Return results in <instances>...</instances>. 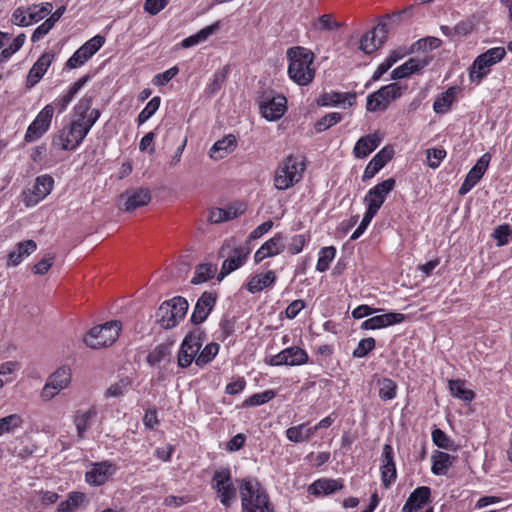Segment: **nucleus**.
<instances>
[{
	"instance_id": "f257e3e1",
	"label": "nucleus",
	"mask_w": 512,
	"mask_h": 512,
	"mask_svg": "<svg viewBox=\"0 0 512 512\" xmlns=\"http://www.w3.org/2000/svg\"><path fill=\"white\" fill-rule=\"evenodd\" d=\"M242 512H274L266 490L254 477H246L239 484Z\"/></svg>"
},
{
	"instance_id": "f03ea898",
	"label": "nucleus",
	"mask_w": 512,
	"mask_h": 512,
	"mask_svg": "<svg viewBox=\"0 0 512 512\" xmlns=\"http://www.w3.org/2000/svg\"><path fill=\"white\" fill-rule=\"evenodd\" d=\"M287 58L289 61L287 72L291 80L300 86H306L313 81L314 54L310 50L301 46L291 47L287 50Z\"/></svg>"
},
{
	"instance_id": "7ed1b4c3",
	"label": "nucleus",
	"mask_w": 512,
	"mask_h": 512,
	"mask_svg": "<svg viewBox=\"0 0 512 512\" xmlns=\"http://www.w3.org/2000/svg\"><path fill=\"white\" fill-rule=\"evenodd\" d=\"M305 170V164L294 155L287 156L279 165L274 177V186L278 190H286L298 183Z\"/></svg>"
},
{
	"instance_id": "20e7f679",
	"label": "nucleus",
	"mask_w": 512,
	"mask_h": 512,
	"mask_svg": "<svg viewBox=\"0 0 512 512\" xmlns=\"http://www.w3.org/2000/svg\"><path fill=\"white\" fill-rule=\"evenodd\" d=\"M188 301L180 296L163 302L156 313L157 321L164 329H171L184 319L188 311Z\"/></svg>"
},
{
	"instance_id": "39448f33",
	"label": "nucleus",
	"mask_w": 512,
	"mask_h": 512,
	"mask_svg": "<svg viewBox=\"0 0 512 512\" xmlns=\"http://www.w3.org/2000/svg\"><path fill=\"white\" fill-rule=\"evenodd\" d=\"M87 136V129L73 119L52 137V146L64 151L75 150Z\"/></svg>"
},
{
	"instance_id": "423d86ee",
	"label": "nucleus",
	"mask_w": 512,
	"mask_h": 512,
	"mask_svg": "<svg viewBox=\"0 0 512 512\" xmlns=\"http://www.w3.org/2000/svg\"><path fill=\"white\" fill-rule=\"evenodd\" d=\"M249 254L250 248L248 246H235L233 239L225 241L219 250V256H228V258L222 264L219 280L241 267Z\"/></svg>"
},
{
	"instance_id": "0eeeda50",
	"label": "nucleus",
	"mask_w": 512,
	"mask_h": 512,
	"mask_svg": "<svg viewBox=\"0 0 512 512\" xmlns=\"http://www.w3.org/2000/svg\"><path fill=\"white\" fill-rule=\"evenodd\" d=\"M121 323L110 321L101 326L93 327L84 337V343L92 348L99 349L113 344L119 336Z\"/></svg>"
},
{
	"instance_id": "6e6552de",
	"label": "nucleus",
	"mask_w": 512,
	"mask_h": 512,
	"mask_svg": "<svg viewBox=\"0 0 512 512\" xmlns=\"http://www.w3.org/2000/svg\"><path fill=\"white\" fill-rule=\"evenodd\" d=\"M505 54L503 47H494L480 54L469 68L470 81L478 85L490 72V67L500 62Z\"/></svg>"
},
{
	"instance_id": "1a4fd4ad",
	"label": "nucleus",
	"mask_w": 512,
	"mask_h": 512,
	"mask_svg": "<svg viewBox=\"0 0 512 512\" xmlns=\"http://www.w3.org/2000/svg\"><path fill=\"white\" fill-rule=\"evenodd\" d=\"M402 94V87L397 83L381 87L378 91L367 96V110L370 112L384 111L389 104L399 98Z\"/></svg>"
},
{
	"instance_id": "9d476101",
	"label": "nucleus",
	"mask_w": 512,
	"mask_h": 512,
	"mask_svg": "<svg viewBox=\"0 0 512 512\" xmlns=\"http://www.w3.org/2000/svg\"><path fill=\"white\" fill-rule=\"evenodd\" d=\"M204 333L200 329L190 332L180 346L178 353V365L186 368L196 360L202 347Z\"/></svg>"
},
{
	"instance_id": "9b49d317",
	"label": "nucleus",
	"mask_w": 512,
	"mask_h": 512,
	"mask_svg": "<svg viewBox=\"0 0 512 512\" xmlns=\"http://www.w3.org/2000/svg\"><path fill=\"white\" fill-rule=\"evenodd\" d=\"M212 488L216 491L222 505L229 507L236 498V488L233 485L231 472L229 469L218 470L214 473Z\"/></svg>"
},
{
	"instance_id": "f8f14e48",
	"label": "nucleus",
	"mask_w": 512,
	"mask_h": 512,
	"mask_svg": "<svg viewBox=\"0 0 512 512\" xmlns=\"http://www.w3.org/2000/svg\"><path fill=\"white\" fill-rule=\"evenodd\" d=\"M71 369L68 366L59 367L52 373L41 390V398L49 401L71 383Z\"/></svg>"
},
{
	"instance_id": "ddd939ff",
	"label": "nucleus",
	"mask_w": 512,
	"mask_h": 512,
	"mask_svg": "<svg viewBox=\"0 0 512 512\" xmlns=\"http://www.w3.org/2000/svg\"><path fill=\"white\" fill-rule=\"evenodd\" d=\"M54 114V107L52 104L46 105L35 117L32 123L28 126L24 140L27 143L34 142L41 138L49 129L51 120Z\"/></svg>"
},
{
	"instance_id": "4468645a",
	"label": "nucleus",
	"mask_w": 512,
	"mask_h": 512,
	"mask_svg": "<svg viewBox=\"0 0 512 512\" xmlns=\"http://www.w3.org/2000/svg\"><path fill=\"white\" fill-rule=\"evenodd\" d=\"M54 180L49 175L39 176L35 180L33 189L22 192L23 202L26 207H34L42 201L53 189Z\"/></svg>"
},
{
	"instance_id": "2eb2a0df",
	"label": "nucleus",
	"mask_w": 512,
	"mask_h": 512,
	"mask_svg": "<svg viewBox=\"0 0 512 512\" xmlns=\"http://www.w3.org/2000/svg\"><path fill=\"white\" fill-rule=\"evenodd\" d=\"M309 356L307 352L298 347L292 346L285 348L276 355L271 356L266 360V363L270 366H300L307 363Z\"/></svg>"
},
{
	"instance_id": "dca6fc26",
	"label": "nucleus",
	"mask_w": 512,
	"mask_h": 512,
	"mask_svg": "<svg viewBox=\"0 0 512 512\" xmlns=\"http://www.w3.org/2000/svg\"><path fill=\"white\" fill-rule=\"evenodd\" d=\"M104 43L105 38L103 36H94L74 52L68 59L66 66L70 69L82 66L104 45Z\"/></svg>"
},
{
	"instance_id": "f3484780",
	"label": "nucleus",
	"mask_w": 512,
	"mask_h": 512,
	"mask_svg": "<svg viewBox=\"0 0 512 512\" xmlns=\"http://www.w3.org/2000/svg\"><path fill=\"white\" fill-rule=\"evenodd\" d=\"M395 183V179L389 178L371 188L364 197L367 209L377 213L388 194L394 189Z\"/></svg>"
},
{
	"instance_id": "a211bd4d",
	"label": "nucleus",
	"mask_w": 512,
	"mask_h": 512,
	"mask_svg": "<svg viewBox=\"0 0 512 512\" xmlns=\"http://www.w3.org/2000/svg\"><path fill=\"white\" fill-rule=\"evenodd\" d=\"M287 100L282 95L264 94L260 101L262 116L268 121L278 120L286 111Z\"/></svg>"
},
{
	"instance_id": "6ab92c4d",
	"label": "nucleus",
	"mask_w": 512,
	"mask_h": 512,
	"mask_svg": "<svg viewBox=\"0 0 512 512\" xmlns=\"http://www.w3.org/2000/svg\"><path fill=\"white\" fill-rule=\"evenodd\" d=\"M388 35V25L386 22H380L371 31L365 33L360 40V50L366 54H371L382 46Z\"/></svg>"
},
{
	"instance_id": "aec40b11",
	"label": "nucleus",
	"mask_w": 512,
	"mask_h": 512,
	"mask_svg": "<svg viewBox=\"0 0 512 512\" xmlns=\"http://www.w3.org/2000/svg\"><path fill=\"white\" fill-rule=\"evenodd\" d=\"M491 161V155L489 153L483 154L476 164L470 169L462 185L459 188V194H467L483 177Z\"/></svg>"
},
{
	"instance_id": "412c9836",
	"label": "nucleus",
	"mask_w": 512,
	"mask_h": 512,
	"mask_svg": "<svg viewBox=\"0 0 512 512\" xmlns=\"http://www.w3.org/2000/svg\"><path fill=\"white\" fill-rule=\"evenodd\" d=\"M432 60V56L425 54L423 56H417L410 58L402 65L396 67L391 72V78L393 80H399L406 78L413 73L419 72L426 67Z\"/></svg>"
},
{
	"instance_id": "4be33fe9",
	"label": "nucleus",
	"mask_w": 512,
	"mask_h": 512,
	"mask_svg": "<svg viewBox=\"0 0 512 512\" xmlns=\"http://www.w3.org/2000/svg\"><path fill=\"white\" fill-rule=\"evenodd\" d=\"M216 303V296L210 292H204L194 306L191 322L195 325L203 323Z\"/></svg>"
},
{
	"instance_id": "5701e85b",
	"label": "nucleus",
	"mask_w": 512,
	"mask_h": 512,
	"mask_svg": "<svg viewBox=\"0 0 512 512\" xmlns=\"http://www.w3.org/2000/svg\"><path fill=\"white\" fill-rule=\"evenodd\" d=\"M405 316L401 313L389 312L382 315L373 316L362 322L361 328L365 330H374L388 327L404 321Z\"/></svg>"
},
{
	"instance_id": "b1692460",
	"label": "nucleus",
	"mask_w": 512,
	"mask_h": 512,
	"mask_svg": "<svg viewBox=\"0 0 512 512\" xmlns=\"http://www.w3.org/2000/svg\"><path fill=\"white\" fill-rule=\"evenodd\" d=\"M381 478L385 487H388L396 479V467L393 460V448L385 444L382 452Z\"/></svg>"
},
{
	"instance_id": "393cba45",
	"label": "nucleus",
	"mask_w": 512,
	"mask_h": 512,
	"mask_svg": "<svg viewBox=\"0 0 512 512\" xmlns=\"http://www.w3.org/2000/svg\"><path fill=\"white\" fill-rule=\"evenodd\" d=\"M355 102V93L327 92L318 99V104L321 106H341L343 108L351 107Z\"/></svg>"
},
{
	"instance_id": "a878e982",
	"label": "nucleus",
	"mask_w": 512,
	"mask_h": 512,
	"mask_svg": "<svg viewBox=\"0 0 512 512\" xmlns=\"http://www.w3.org/2000/svg\"><path fill=\"white\" fill-rule=\"evenodd\" d=\"M54 58V54L47 52L39 57L34 63L32 68L29 70L27 75V86H35L44 76L48 67L51 65Z\"/></svg>"
},
{
	"instance_id": "bb28decb",
	"label": "nucleus",
	"mask_w": 512,
	"mask_h": 512,
	"mask_svg": "<svg viewBox=\"0 0 512 512\" xmlns=\"http://www.w3.org/2000/svg\"><path fill=\"white\" fill-rule=\"evenodd\" d=\"M114 472V466L108 462L96 463L85 475L86 481L95 486L103 485Z\"/></svg>"
},
{
	"instance_id": "cd10ccee",
	"label": "nucleus",
	"mask_w": 512,
	"mask_h": 512,
	"mask_svg": "<svg viewBox=\"0 0 512 512\" xmlns=\"http://www.w3.org/2000/svg\"><path fill=\"white\" fill-rule=\"evenodd\" d=\"M151 201V192L148 188H138L126 192L124 210L132 212L135 209L147 205Z\"/></svg>"
},
{
	"instance_id": "c85d7f7f",
	"label": "nucleus",
	"mask_w": 512,
	"mask_h": 512,
	"mask_svg": "<svg viewBox=\"0 0 512 512\" xmlns=\"http://www.w3.org/2000/svg\"><path fill=\"white\" fill-rule=\"evenodd\" d=\"M430 488L427 486H421L416 488L408 497L404 504L403 512H416L423 507L424 504L429 502L430 499Z\"/></svg>"
},
{
	"instance_id": "c756f323",
	"label": "nucleus",
	"mask_w": 512,
	"mask_h": 512,
	"mask_svg": "<svg viewBox=\"0 0 512 512\" xmlns=\"http://www.w3.org/2000/svg\"><path fill=\"white\" fill-rule=\"evenodd\" d=\"M381 136L378 133H372L361 137L355 144L353 153L356 158H365L372 153L381 143Z\"/></svg>"
},
{
	"instance_id": "7c9ffc66",
	"label": "nucleus",
	"mask_w": 512,
	"mask_h": 512,
	"mask_svg": "<svg viewBox=\"0 0 512 512\" xmlns=\"http://www.w3.org/2000/svg\"><path fill=\"white\" fill-rule=\"evenodd\" d=\"M236 147V138L229 134L216 141L210 148L209 156L214 160H220L230 154Z\"/></svg>"
},
{
	"instance_id": "2f4dec72",
	"label": "nucleus",
	"mask_w": 512,
	"mask_h": 512,
	"mask_svg": "<svg viewBox=\"0 0 512 512\" xmlns=\"http://www.w3.org/2000/svg\"><path fill=\"white\" fill-rule=\"evenodd\" d=\"M97 415V411L94 407L89 408L87 411H77L74 415V425L77 430V437L82 439L86 433V431L90 427V422Z\"/></svg>"
},
{
	"instance_id": "473e14b6",
	"label": "nucleus",
	"mask_w": 512,
	"mask_h": 512,
	"mask_svg": "<svg viewBox=\"0 0 512 512\" xmlns=\"http://www.w3.org/2000/svg\"><path fill=\"white\" fill-rule=\"evenodd\" d=\"M343 485L335 479H319L309 487V492L314 495H329L342 489Z\"/></svg>"
},
{
	"instance_id": "72a5a7b5",
	"label": "nucleus",
	"mask_w": 512,
	"mask_h": 512,
	"mask_svg": "<svg viewBox=\"0 0 512 512\" xmlns=\"http://www.w3.org/2000/svg\"><path fill=\"white\" fill-rule=\"evenodd\" d=\"M276 280L275 273L268 271L264 274H257L253 276L247 284V290L251 293L262 291L266 287H270Z\"/></svg>"
},
{
	"instance_id": "f704fd0d",
	"label": "nucleus",
	"mask_w": 512,
	"mask_h": 512,
	"mask_svg": "<svg viewBox=\"0 0 512 512\" xmlns=\"http://www.w3.org/2000/svg\"><path fill=\"white\" fill-rule=\"evenodd\" d=\"M219 29V22H215L212 25H209L203 29H201L199 32H197L194 35H191L181 42L182 48H190L193 47L201 42H204L207 40V38L212 35L215 31Z\"/></svg>"
},
{
	"instance_id": "c9c22d12",
	"label": "nucleus",
	"mask_w": 512,
	"mask_h": 512,
	"mask_svg": "<svg viewBox=\"0 0 512 512\" xmlns=\"http://www.w3.org/2000/svg\"><path fill=\"white\" fill-rule=\"evenodd\" d=\"M432 473L435 475H444L452 464L454 457L441 451H435L432 454Z\"/></svg>"
},
{
	"instance_id": "e433bc0d",
	"label": "nucleus",
	"mask_w": 512,
	"mask_h": 512,
	"mask_svg": "<svg viewBox=\"0 0 512 512\" xmlns=\"http://www.w3.org/2000/svg\"><path fill=\"white\" fill-rule=\"evenodd\" d=\"M456 91V87H451L445 92L441 93L439 96H437L433 103L434 111L438 114H444L448 112L454 101Z\"/></svg>"
},
{
	"instance_id": "4c0bfd02",
	"label": "nucleus",
	"mask_w": 512,
	"mask_h": 512,
	"mask_svg": "<svg viewBox=\"0 0 512 512\" xmlns=\"http://www.w3.org/2000/svg\"><path fill=\"white\" fill-rule=\"evenodd\" d=\"M315 432L316 428L301 424L288 428L286 430V436L290 441L298 443L309 440Z\"/></svg>"
},
{
	"instance_id": "58836bf2",
	"label": "nucleus",
	"mask_w": 512,
	"mask_h": 512,
	"mask_svg": "<svg viewBox=\"0 0 512 512\" xmlns=\"http://www.w3.org/2000/svg\"><path fill=\"white\" fill-rule=\"evenodd\" d=\"M448 384L452 396L464 402H471L474 399V392L465 387V382L463 380H449Z\"/></svg>"
},
{
	"instance_id": "ea45409f",
	"label": "nucleus",
	"mask_w": 512,
	"mask_h": 512,
	"mask_svg": "<svg viewBox=\"0 0 512 512\" xmlns=\"http://www.w3.org/2000/svg\"><path fill=\"white\" fill-rule=\"evenodd\" d=\"M85 495L81 492H71L65 501H62L56 512H75L84 502Z\"/></svg>"
},
{
	"instance_id": "a19ab883",
	"label": "nucleus",
	"mask_w": 512,
	"mask_h": 512,
	"mask_svg": "<svg viewBox=\"0 0 512 512\" xmlns=\"http://www.w3.org/2000/svg\"><path fill=\"white\" fill-rule=\"evenodd\" d=\"M170 354L171 352L169 345L161 344L149 352L146 360L150 365L155 366L164 361L169 362Z\"/></svg>"
},
{
	"instance_id": "79ce46f5",
	"label": "nucleus",
	"mask_w": 512,
	"mask_h": 512,
	"mask_svg": "<svg viewBox=\"0 0 512 512\" xmlns=\"http://www.w3.org/2000/svg\"><path fill=\"white\" fill-rule=\"evenodd\" d=\"M262 250L269 257L278 255L284 249V238L281 233L275 234L272 238L266 241L262 246Z\"/></svg>"
},
{
	"instance_id": "37998d69",
	"label": "nucleus",
	"mask_w": 512,
	"mask_h": 512,
	"mask_svg": "<svg viewBox=\"0 0 512 512\" xmlns=\"http://www.w3.org/2000/svg\"><path fill=\"white\" fill-rule=\"evenodd\" d=\"M216 272V267L211 264H199L195 268L194 276L191 280L193 284L204 283L211 279Z\"/></svg>"
},
{
	"instance_id": "c03bdc74",
	"label": "nucleus",
	"mask_w": 512,
	"mask_h": 512,
	"mask_svg": "<svg viewBox=\"0 0 512 512\" xmlns=\"http://www.w3.org/2000/svg\"><path fill=\"white\" fill-rule=\"evenodd\" d=\"M132 381L129 377H123L119 379L116 383L111 384L105 392V396L109 397H121L123 396L130 388Z\"/></svg>"
},
{
	"instance_id": "a18cd8bd",
	"label": "nucleus",
	"mask_w": 512,
	"mask_h": 512,
	"mask_svg": "<svg viewBox=\"0 0 512 512\" xmlns=\"http://www.w3.org/2000/svg\"><path fill=\"white\" fill-rule=\"evenodd\" d=\"M336 249L333 246H327L321 248L319 252V258L316 264V270L319 272H325L332 260L335 258Z\"/></svg>"
},
{
	"instance_id": "49530a36",
	"label": "nucleus",
	"mask_w": 512,
	"mask_h": 512,
	"mask_svg": "<svg viewBox=\"0 0 512 512\" xmlns=\"http://www.w3.org/2000/svg\"><path fill=\"white\" fill-rule=\"evenodd\" d=\"M219 351V345L217 343H209L207 344L204 349L198 354L195 363L197 366H204L210 361H212L215 356L218 354Z\"/></svg>"
},
{
	"instance_id": "de8ad7c7",
	"label": "nucleus",
	"mask_w": 512,
	"mask_h": 512,
	"mask_svg": "<svg viewBox=\"0 0 512 512\" xmlns=\"http://www.w3.org/2000/svg\"><path fill=\"white\" fill-rule=\"evenodd\" d=\"M23 420L18 414H11L0 419V436L21 427Z\"/></svg>"
},
{
	"instance_id": "09e8293b",
	"label": "nucleus",
	"mask_w": 512,
	"mask_h": 512,
	"mask_svg": "<svg viewBox=\"0 0 512 512\" xmlns=\"http://www.w3.org/2000/svg\"><path fill=\"white\" fill-rule=\"evenodd\" d=\"M275 395L276 393L273 390H266L262 393L253 394L242 403V407L260 406L272 400Z\"/></svg>"
},
{
	"instance_id": "8fccbe9b",
	"label": "nucleus",
	"mask_w": 512,
	"mask_h": 512,
	"mask_svg": "<svg viewBox=\"0 0 512 512\" xmlns=\"http://www.w3.org/2000/svg\"><path fill=\"white\" fill-rule=\"evenodd\" d=\"M161 99L158 96L153 97L139 113L137 122L139 125L150 119L160 107Z\"/></svg>"
},
{
	"instance_id": "3c124183",
	"label": "nucleus",
	"mask_w": 512,
	"mask_h": 512,
	"mask_svg": "<svg viewBox=\"0 0 512 512\" xmlns=\"http://www.w3.org/2000/svg\"><path fill=\"white\" fill-rule=\"evenodd\" d=\"M92 101L93 96L87 94L80 99V101L74 107V111L76 114L75 120L82 123V121L86 118L87 114L92 110Z\"/></svg>"
},
{
	"instance_id": "603ef678",
	"label": "nucleus",
	"mask_w": 512,
	"mask_h": 512,
	"mask_svg": "<svg viewBox=\"0 0 512 512\" xmlns=\"http://www.w3.org/2000/svg\"><path fill=\"white\" fill-rule=\"evenodd\" d=\"M342 119V115L337 112H332L324 115L315 123V130L317 132H323L333 125L340 122Z\"/></svg>"
},
{
	"instance_id": "864d4df0",
	"label": "nucleus",
	"mask_w": 512,
	"mask_h": 512,
	"mask_svg": "<svg viewBox=\"0 0 512 512\" xmlns=\"http://www.w3.org/2000/svg\"><path fill=\"white\" fill-rule=\"evenodd\" d=\"M379 384V396L382 400L388 401L396 397L397 385L393 380L384 378L379 381Z\"/></svg>"
},
{
	"instance_id": "5fc2aeb1",
	"label": "nucleus",
	"mask_w": 512,
	"mask_h": 512,
	"mask_svg": "<svg viewBox=\"0 0 512 512\" xmlns=\"http://www.w3.org/2000/svg\"><path fill=\"white\" fill-rule=\"evenodd\" d=\"M432 440L436 446L446 450H455L454 442L444 431L437 428L432 431Z\"/></svg>"
},
{
	"instance_id": "6e6d98bb",
	"label": "nucleus",
	"mask_w": 512,
	"mask_h": 512,
	"mask_svg": "<svg viewBox=\"0 0 512 512\" xmlns=\"http://www.w3.org/2000/svg\"><path fill=\"white\" fill-rule=\"evenodd\" d=\"M52 9V4L47 2L43 4L41 7L33 6L28 9V17L31 20V24L39 22L43 18H45L48 14H50Z\"/></svg>"
},
{
	"instance_id": "4d7b16f0",
	"label": "nucleus",
	"mask_w": 512,
	"mask_h": 512,
	"mask_svg": "<svg viewBox=\"0 0 512 512\" xmlns=\"http://www.w3.org/2000/svg\"><path fill=\"white\" fill-rule=\"evenodd\" d=\"M426 154L427 165L432 169H436L445 158L446 151L443 148H430L426 150Z\"/></svg>"
},
{
	"instance_id": "13d9d810",
	"label": "nucleus",
	"mask_w": 512,
	"mask_h": 512,
	"mask_svg": "<svg viewBox=\"0 0 512 512\" xmlns=\"http://www.w3.org/2000/svg\"><path fill=\"white\" fill-rule=\"evenodd\" d=\"M512 234V230L508 224L499 225L494 229L492 236L497 241V246L501 247L509 242V237Z\"/></svg>"
},
{
	"instance_id": "bf43d9fd",
	"label": "nucleus",
	"mask_w": 512,
	"mask_h": 512,
	"mask_svg": "<svg viewBox=\"0 0 512 512\" xmlns=\"http://www.w3.org/2000/svg\"><path fill=\"white\" fill-rule=\"evenodd\" d=\"M375 344H376L375 339L372 337L362 339L358 343L357 348L353 351V356L355 358L365 357L371 350L374 349Z\"/></svg>"
},
{
	"instance_id": "052dcab7",
	"label": "nucleus",
	"mask_w": 512,
	"mask_h": 512,
	"mask_svg": "<svg viewBox=\"0 0 512 512\" xmlns=\"http://www.w3.org/2000/svg\"><path fill=\"white\" fill-rule=\"evenodd\" d=\"M228 74V70L226 67L223 69L217 70L214 75L211 83L208 85V90L210 93H216L220 90L223 83L226 81Z\"/></svg>"
},
{
	"instance_id": "680f3d73",
	"label": "nucleus",
	"mask_w": 512,
	"mask_h": 512,
	"mask_svg": "<svg viewBox=\"0 0 512 512\" xmlns=\"http://www.w3.org/2000/svg\"><path fill=\"white\" fill-rule=\"evenodd\" d=\"M55 260V255L52 253L46 254L39 262L33 267V272L38 275H44L51 268Z\"/></svg>"
},
{
	"instance_id": "e2e57ef3",
	"label": "nucleus",
	"mask_w": 512,
	"mask_h": 512,
	"mask_svg": "<svg viewBox=\"0 0 512 512\" xmlns=\"http://www.w3.org/2000/svg\"><path fill=\"white\" fill-rule=\"evenodd\" d=\"M236 216H237V213L235 211H232L231 209L225 210V209L217 208V209L211 211L209 219L213 223H220L223 221L233 219Z\"/></svg>"
},
{
	"instance_id": "0e129e2a",
	"label": "nucleus",
	"mask_w": 512,
	"mask_h": 512,
	"mask_svg": "<svg viewBox=\"0 0 512 512\" xmlns=\"http://www.w3.org/2000/svg\"><path fill=\"white\" fill-rule=\"evenodd\" d=\"M11 21L13 24L21 27L31 25V20L28 17V9L26 10L23 7L16 8L12 14Z\"/></svg>"
},
{
	"instance_id": "69168bd1",
	"label": "nucleus",
	"mask_w": 512,
	"mask_h": 512,
	"mask_svg": "<svg viewBox=\"0 0 512 512\" xmlns=\"http://www.w3.org/2000/svg\"><path fill=\"white\" fill-rule=\"evenodd\" d=\"M341 26V23L332 19L331 14H323L318 19L317 29L331 31L336 30Z\"/></svg>"
},
{
	"instance_id": "338daca9",
	"label": "nucleus",
	"mask_w": 512,
	"mask_h": 512,
	"mask_svg": "<svg viewBox=\"0 0 512 512\" xmlns=\"http://www.w3.org/2000/svg\"><path fill=\"white\" fill-rule=\"evenodd\" d=\"M441 40L436 37H427L425 39L418 40L413 47H417V50L431 51L440 46Z\"/></svg>"
},
{
	"instance_id": "774afa93",
	"label": "nucleus",
	"mask_w": 512,
	"mask_h": 512,
	"mask_svg": "<svg viewBox=\"0 0 512 512\" xmlns=\"http://www.w3.org/2000/svg\"><path fill=\"white\" fill-rule=\"evenodd\" d=\"M179 72V69L177 66H174V67H171L170 69L162 72V73H159L157 74L154 78H153V83L155 85H165L167 84L170 80H172Z\"/></svg>"
}]
</instances>
